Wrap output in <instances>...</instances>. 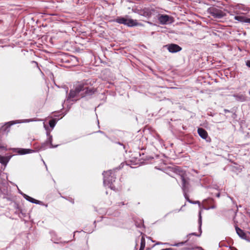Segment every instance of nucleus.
Wrapping results in <instances>:
<instances>
[{
	"label": "nucleus",
	"mask_w": 250,
	"mask_h": 250,
	"mask_svg": "<svg viewBox=\"0 0 250 250\" xmlns=\"http://www.w3.org/2000/svg\"><path fill=\"white\" fill-rule=\"evenodd\" d=\"M128 16L125 17H117L113 21L119 24H124L128 27H133L140 25L136 20L127 19Z\"/></svg>",
	"instance_id": "nucleus-3"
},
{
	"label": "nucleus",
	"mask_w": 250,
	"mask_h": 250,
	"mask_svg": "<svg viewBox=\"0 0 250 250\" xmlns=\"http://www.w3.org/2000/svg\"><path fill=\"white\" fill-rule=\"evenodd\" d=\"M158 19L161 24H166L170 22L171 17L167 15H159Z\"/></svg>",
	"instance_id": "nucleus-10"
},
{
	"label": "nucleus",
	"mask_w": 250,
	"mask_h": 250,
	"mask_svg": "<svg viewBox=\"0 0 250 250\" xmlns=\"http://www.w3.org/2000/svg\"><path fill=\"white\" fill-rule=\"evenodd\" d=\"M186 242H186H180V243H175L174 244L171 245V246L179 247L180 246H183Z\"/></svg>",
	"instance_id": "nucleus-21"
},
{
	"label": "nucleus",
	"mask_w": 250,
	"mask_h": 250,
	"mask_svg": "<svg viewBox=\"0 0 250 250\" xmlns=\"http://www.w3.org/2000/svg\"><path fill=\"white\" fill-rule=\"evenodd\" d=\"M234 116H236V114L235 113L233 114ZM234 118V117H233Z\"/></svg>",
	"instance_id": "nucleus-33"
},
{
	"label": "nucleus",
	"mask_w": 250,
	"mask_h": 250,
	"mask_svg": "<svg viewBox=\"0 0 250 250\" xmlns=\"http://www.w3.org/2000/svg\"><path fill=\"white\" fill-rule=\"evenodd\" d=\"M46 135L47 138L45 142L42 143L39 147L38 151L44 150L48 147L50 148H55L57 147L58 145L54 146L52 142V136L50 135V133L49 131L46 132Z\"/></svg>",
	"instance_id": "nucleus-5"
},
{
	"label": "nucleus",
	"mask_w": 250,
	"mask_h": 250,
	"mask_svg": "<svg viewBox=\"0 0 250 250\" xmlns=\"http://www.w3.org/2000/svg\"><path fill=\"white\" fill-rule=\"evenodd\" d=\"M32 62L36 63L37 65L38 64L37 62L35 61H32Z\"/></svg>",
	"instance_id": "nucleus-30"
},
{
	"label": "nucleus",
	"mask_w": 250,
	"mask_h": 250,
	"mask_svg": "<svg viewBox=\"0 0 250 250\" xmlns=\"http://www.w3.org/2000/svg\"><path fill=\"white\" fill-rule=\"evenodd\" d=\"M154 12L155 10L153 8H145L140 10L138 12V14L141 16L149 18Z\"/></svg>",
	"instance_id": "nucleus-6"
},
{
	"label": "nucleus",
	"mask_w": 250,
	"mask_h": 250,
	"mask_svg": "<svg viewBox=\"0 0 250 250\" xmlns=\"http://www.w3.org/2000/svg\"><path fill=\"white\" fill-rule=\"evenodd\" d=\"M168 51L170 53H174L180 51L182 50V47L179 45L174 44L171 43L166 45Z\"/></svg>",
	"instance_id": "nucleus-8"
},
{
	"label": "nucleus",
	"mask_w": 250,
	"mask_h": 250,
	"mask_svg": "<svg viewBox=\"0 0 250 250\" xmlns=\"http://www.w3.org/2000/svg\"><path fill=\"white\" fill-rule=\"evenodd\" d=\"M249 93H250V91H249Z\"/></svg>",
	"instance_id": "nucleus-34"
},
{
	"label": "nucleus",
	"mask_w": 250,
	"mask_h": 250,
	"mask_svg": "<svg viewBox=\"0 0 250 250\" xmlns=\"http://www.w3.org/2000/svg\"><path fill=\"white\" fill-rule=\"evenodd\" d=\"M234 19L242 22L249 23L248 20H250V18H248L245 16H236L234 17Z\"/></svg>",
	"instance_id": "nucleus-17"
},
{
	"label": "nucleus",
	"mask_w": 250,
	"mask_h": 250,
	"mask_svg": "<svg viewBox=\"0 0 250 250\" xmlns=\"http://www.w3.org/2000/svg\"><path fill=\"white\" fill-rule=\"evenodd\" d=\"M22 196L27 201H29L31 203H34V204H39L40 203V201H38V200H37L30 196H29L28 195L24 194V193H22L21 192H20Z\"/></svg>",
	"instance_id": "nucleus-16"
},
{
	"label": "nucleus",
	"mask_w": 250,
	"mask_h": 250,
	"mask_svg": "<svg viewBox=\"0 0 250 250\" xmlns=\"http://www.w3.org/2000/svg\"><path fill=\"white\" fill-rule=\"evenodd\" d=\"M175 172L176 173H178L179 178L182 181V188L184 192V196L186 200L192 204H200L199 201H197L195 202H192L188 198L187 193L188 192L189 190V179L187 177L185 173H184L183 171L180 170L178 168H176Z\"/></svg>",
	"instance_id": "nucleus-2"
},
{
	"label": "nucleus",
	"mask_w": 250,
	"mask_h": 250,
	"mask_svg": "<svg viewBox=\"0 0 250 250\" xmlns=\"http://www.w3.org/2000/svg\"><path fill=\"white\" fill-rule=\"evenodd\" d=\"M147 23L150 24H152L151 22H149V21H147Z\"/></svg>",
	"instance_id": "nucleus-31"
},
{
	"label": "nucleus",
	"mask_w": 250,
	"mask_h": 250,
	"mask_svg": "<svg viewBox=\"0 0 250 250\" xmlns=\"http://www.w3.org/2000/svg\"><path fill=\"white\" fill-rule=\"evenodd\" d=\"M56 124V121L55 119L50 120L49 121V125L50 127L54 128Z\"/></svg>",
	"instance_id": "nucleus-20"
},
{
	"label": "nucleus",
	"mask_w": 250,
	"mask_h": 250,
	"mask_svg": "<svg viewBox=\"0 0 250 250\" xmlns=\"http://www.w3.org/2000/svg\"><path fill=\"white\" fill-rule=\"evenodd\" d=\"M207 141L209 142L210 141V138H208V140H207Z\"/></svg>",
	"instance_id": "nucleus-29"
},
{
	"label": "nucleus",
	"mask_w": 250,
	"mask_h": 250,
	"mask_svg": "<svg viewBox=\"0 0 250 250\" xmlns=\"http://www.w3.org/2000/svg\"><path fill=\"white\" fill-rule=\"evenodd\" d=\"M116 144H119V145H121V146H123V147H124V149H125V145H124L123 144V143H121V142H116Z\"/></svg>",
	"instance_id": "nucleus-24"
},
{
	"label": "nucleus",
	"mask_w": 250,
	"mask_h": 250,
	"mask_svg": "<svg viewBox=\"0 0 250 250\" xmlns=\"http://www.w3.org/2000/svg\"><path fill=\"white\" fill-rule=\"evenodd\" d=\"M233 97L235 98L236 100L241 102L246 101V97L243 94H234Z\"/></svg>",
	"instance_id": "nucleus-18"
},
{
	"label": "nucleus",
	"mask_w": 250,
	"mask_h": 250,
	"mask_svg": "<svg viewBox=\"0 0 250 250\" xmlns=\"http://www.w3.org/2000/svg\"><path fill=\"white\" fill-rule=\"evenodd\" d=\"M224 111L225 113H229V112H230V110H228V109H225L224 110Z\"/></svg>",
	"instance_id": "nucleus-26"
},
{
	"label": "nucleus",
	"mask_w": 250,
	"mask_h": 250,
	"mask_svg": "<svg viewBox=\"0 0 250 250\" xmlns=\"http://www.w3.org/2000/svg\"><path fill=\"white\" fill-rule=\"evenodd\" d=\"M161 250H175L172 248H167L165 249H162Z\"/></svg>",
	"instance_id": "nucleus-25"
},
{
	"label": "nucleus",
	"mask_w": 250,
	"mask_h": 250,
	"mask_svg": "<svg viewBox=\"0 0 250 250\" xmlns=\"http://www.w3.org/2000/svg\"><path fill=\"white\" fill-rule=\"evenodd\" d=\"M235 228L237 234L241 238L246 240H249V237H247L246 233L243 230L239 228L237 226H235Z\"/></svg>",
	"instance_id": "nucleus-12"
},
{
	"label": "nucleus",
	"mask_w": 250,
	"mask_h": 250,
	"mask_svg": "<svg viewBox=\"0 0 250 250\" xmlns=\"http://www.w3.org/2000/svg\"><path fill=\"white\" fill-rule=\"evenodd\" d=\"M34 121L33 119L26 120V122H29Z\"/></svg>",
	"instance_id": "nucleus-28"
},
{
	"label": "nucleus",
	"mask_w": 250,
	"mask_h": 250,
	"mask_svg": "<svg viewBox=\"0 0 250 250\" xmlns=\"http://www.w3.org/2000/svg\"><path fill=\"white\" fill-rule=\"evenodd\" d=\"M11 157L12 156H2L0 155V163L6 166Z\"/></svg>",
	"instance_id": "nucleus-15"
},
{
	"label": "nucleus",
	"mask_w": 250,
	"mask_h": 250,
	"mask_svg": "<svg viewBox=\"0 0 250 250\" xmlns=\"http://www.w3.org/2000/svg\"><path fill=\"white\" fill-rule=\"evenodd\" d=\"M198 133L200 137L203 139H207L208 138V134L207 131L203 128H199L198 129Z\"/></svg>",
	"instance_id": "nucleus-14"
},
{
	"label": "nucleus",
	"mask_w": 250,
	"mask_h": 250,
	"mask_svg": "<svg viewBox=\"0 0 250 250\" xmlns=\"http://www.w3.org/2000/svg\"><path fill=\"white\" fill-rule=\"evenodd\" d=\"M12 149L13 152H16L20 155L31 153L35 151L32 149L25 148H12Z\"/></svg>",
	"instance_id": "nucleus-11"
},
{
	"label": "nucleus",
	"mask_w": 250,
	"mask_h": 250,
	"mask_svg": "<svg viewBox=\"0 0 250 250\" xmlns=\"http://www.w3.org/2000/svg\"><path fill=\"white\" fill-rule=\"evenodd\" d=\"M246 65L249 67H250V60H248L246 62Z\"/></svg>",
	"instance_id": "nucleus-23"
},
{
	"label": "nucleus",
	"mask_w": 250,
	"mask_h": 250,
	"mask_svg": "<svg viewBox=\"0 0 250 250\" xmlns=\"http://www.w3.org/2000/svg\"><path fill=\"white\" fill-rule=\"evenodd\" d=\"M99 132H100L101 133H103V131H100H100H99Z\"/></svg>",
	"instance_id": "nucleus-32"
},
{
	"label": "nucleus",
	"mask_w": 250,
	"mask_h": 250,
	"mask_svg": "<svg viewBox=\"0 0 250 250\" xmlns=\"http://www.w3.org/2000/svg\"><path fill=\"white\" fill-rule=\"evenodd\" d=\"M215 196L216 197L219 198L220 196V193L219 192H218L216 194Z\"/></svg>",
	"instance_id": "nucleus-27"
},
{
	"label": "nucleus",
	"mask_w": 250,
	"mask_h": 250,
	"mask_svg": "<svg viewBox=\"0 0 250 250\" xmlns=\"http://www.w3.org/2000/svg\"><path fill=\"white\" fill-rule=\"evenodd\" d=\"M208 11L211 15L215 18L220 19L224 16V13L216 8H210Z\"/></svg>",
	"instance_id": "nucleus-7"
},
{
	"label": "nucleus",
	"mask_w": 250,
	"mask_h": 250,
	"mask_svg": "<svg viewBox=\"0 0 250 250\" xmlns=\"http://www.w3.org/2000/svg\"><path fill=\"white\" fill-rule=\"evenodd\" d=\"M203 202L205 205L208 206V207L205 208V209L208 210L209 209H214L216 208V206L215 204V201L212 198H208L205 199L204 200Z\"/></svg>",
	"instance_id": "nucleus-9"
},
{
	"label": "nucleus",
	"mask_w": 250,
	"mask_h": 250,
	"mask_svg": "<svg viewBox=\"0 0 250 250\" xmlns=\"http://www.w3.org/2000/svg\"><path fill=\"white\" fill-rule=\"evenodd\" d=\"M146 246L145 238L142 237L141 240L140 248L139 250H144Z\"/></svg>",
	"instance_id": "nucleus-19"
},
{
	"label": "nucleus",
	"mask_w": 250,
	"mask_h": 250,
	"mask_svg": "<svg viewBox=\"0 0 250 250\" xmlns=\"http://www.w3.org/2000/svg\"><path fill=\"white\" fill-rule=\"evenodd\" d=\"M97 89L94 87H89L85 82H79L74 89H71L67 97V100L72 99L77 101L80 98L90 97L95 94Z\"/></svg>",
	"instance_id": "nucleus-1"
},
{
	"label": "nucleus",
	"mask_w": 250,
	"mask_h": 250,
	"mask_svg": "<svg viewBox=\"0 0 250 250\" xmlns=\"http://www.w3.org/2000/svg\"><path fill=\"white\" fill-rule=\"evenodd\" d=\"M103 174L104 175V184L108 186L111 189H113L114 187L112 186V184L116 180L114 172L112 170H109L107 171H104Z\"/></svg>",
	"instance_id": "nucleus-4"
},
{
	"label": "nucleus",
	"mask_w": 250,
	"mask_h": 250,
	"mask_svg": "<svg viewBox=\"0 0 250 250\" xmlns=\"http://www.w3.org/2000/svg\"><path fill=\"white\" fill-rule=\"evenodd\" d=\"M10 127V125H6L5 126H3L2 128L4 131H7L8 132L9 131V128Z\"/></svg>",
	"instance_id": "nucleus-22"
},
{
	"label": "nucleus",
	"mask_w": 250,
	"mask_h": 250,
	"mask_svg": "<svg viewBox=\"0 0 250 250\" xmlns=\"http://www.w3.org/2000/svg\"><path fill=\"white\" fill-rule=\"evenodd\" d=\"M198 224H199V230L200 232L199 234H197L195 232H193L189 233V235H195L196 236H200L201 235L202 233V230H201V225H202V216H201V211H200L199 212V219H198Z\"/></svg>",
	"instance_id": "nucleus-13"
}]
</instances>
